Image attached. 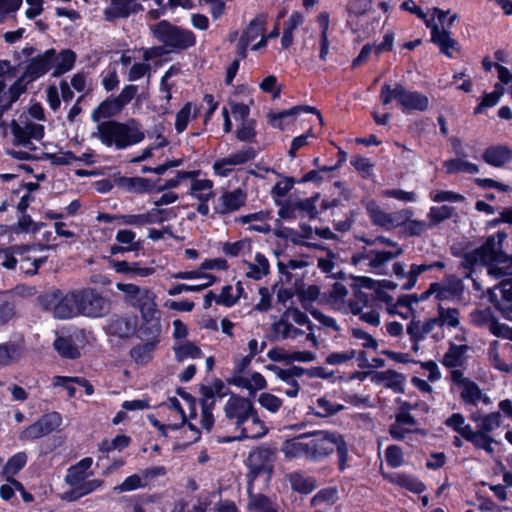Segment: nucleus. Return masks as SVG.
I'll return each instance as SVG.
<instances>
[{"instance_id":"f257e3e1","label":"nucleus","mask_w":512,"mask_h":512,"mask_svg":"<svg viewBox=\"0 0 512 512\" xmlns=\"http://www.w3.org/2000/svg\"><path fill=\"white\" fill-rule=\"evenodd\" d=\"M54 317L70 319L75 316L103 318L111 311V300L93 287H85L68 292L61 299L55 295L45 297Z\"/></svg>"},{"instance_id":"f03ea898","label":"nucleus","mask_w":512,"mask_h":512,"mask_svg":"<svg viewBox=\"0 0 512 512\" xmlns=\"http://www.w3.org/2000/svg\"><path fill=\"white\" fill-rule=\"evenodd\" d=\"M505 238L504 232L489 236L483 245L463 255L462 265L469 269L484 266L489 276L512 281V255H507L502 250Z\"/></svg>"},{"instance_id":"7ed1b4c3","label":"nucleus","mask_w":512,"mask_h":512,"mask_svg":"<svg viewBox=\"0 0 512 512\" xmlns=\"http://www.w3.org/2000/svg\"><path fill=\"white\" fill-rule=\"evenodd\" d=\"M222 410L225 419L240 432L236 439H256L267 433L251 398L230 393Z\"/></svg>"},{"instance_id":"20e7f679","label":"nucleus","mask_w":512,"mask_h":512,"mask_svg":"<svg viewBox=\"0 0 512 512\" xmlns=\"http://www.w3.org/2000/svg\"><path fill=\"white\" fill-rule=\"evenodd\" d=\"M91 136L99 140L106 147L123 150L140 143L145 135L140 125L134 119L126 122L106 120L99 122Z\"/></svg>"},{"instance_id":"39448f33","label":"nucleus","mask_w":512,"mask_h":512,"mask_svg":"<svg viewBox=\"0 0 512 512\" xmlns=\"http://www.w3.org/2000/svg\"><path fill=\"white\" fill-rule=\"evenodd\" d=\"M116 288L123 293L126 304L139 310L143 321L150 325V333L158 334L161 328L160 311L157 308L155 293L132 283H117Z\"/></svg>"},{"instance_id":"423d86ee","label":"nucleus","mask_w":512,"mask_h":512,"mask_svg":"<svg viewBox=\"0 0 512 512\" xmlns=\"http://www.w3.org/2000/svg\"><path fill=\"white\" fill-rule=\"evenodd\" d=\"M92 463V458L86 457L68 468L64 479L68 488L61 494L63 500L76 501L102 486V480L90 479L93 475L90 470Z\"/></svg>"},{"instance_id":"0eeeda50","label":"nucleus","mask_w":512,"mask_h":512,"mask_svg":"<svg viewBox=\"0 0 512 512\" xmlns=\"http://www.w3.org/2000/svg\"><path fill=\"white\" fill-rule=\"evenodd\" d=\"M310 436L312 460H320L335 449L338 455L339 469L343 471L348 460V447L344 437L335 432L317 431Z\"/></svg>"},{"instance_id":"6e6552de","label":"nucleus","mask_w":512,"mask_h":512,"mask_svg":"<svg viewBox=\"0 0 512 512\" xmlns=\"http://www.w3.org/2000/svg\"><path fill=\"white\" fill-rule=\"evenodd\" d=\"M11 131L14 142L26 149L25 151H12L11 155L20 160L32 158L31 152L37 148L34 141H40L43 138V125L21 116L18 120L12 121Z\"/></svg>"},{"instance_id":"1a4fd4ad","label":"nucleus","mask_w":512,"mask_h":512,"mask_svg":"<svg viewBox=\"0 0 512 512\" xmlns=\"http://www.w3.org/2000/svg\"><path fill=\"white\" fill-rule=\"evenodd\" d=\"M381 99L383 104H389L393 99L397 100L402 109L425 111L429 107V98L417 91H410L402 85L397 84L394 88L387 83L381 88Z\"/></svg>"},{"instance_id":"9d476101","label":"nucleus","mask_w":512,"mask_h":512,"mask_svg":"<svg viewBox=\"0 0 512 512\" xmlns=\"http://www.w3.org/2000/svg\"><path fill=\"white\" fill-rule=\"evenodd\" d=\"M155 38L174 49H187L196 42L194 33L163 20L151 28Z\"/></svg>"},{"instance_id":"9b49d317","label":"nucleus","mask_w":512,"mask_h":512,"mask_svg":"<svg viewBox=\"0 0 512 512\" xmlns=\"http://www.w3.org/2000/svg\"><path fill=\"white\" fill-rule=\"evenodd\" d=\"M267 17L264 14L256 16L249 25L244 29L239 42L236 46L237 54L241 59L247 57L248 46L261 37L260 40L252 46V50H258L267 44V37L264 35Z\"/></svg>"},{"instance_id":"f8f14e48","label":"nucleus","mask_w":512,"mask_h":512,"mask_svg":"<svg viewBox=\"0 0 512 512\" xmlns=\"http://www.w3.org/2000/svg\"><path fill=\"white\" fill-rule=\"evenodd\" d=\"M366 210L373 225L388 231L400 227L410 215V209H402L393 213L385 212L375 200L367 202Z\"/></svg>"},{"instance_id":"ddd939ff","label":"nucleus","mask_w":512,"mask_h":512,"mask_svg":"<svg viewBox=\"0 0 512 512\" xmlns=\"http://www.w3.org/2000/svg\"><path fill=\"white\" fill-rule=\"evenodd\" d=\"M452 384L459 389L460 398L466 405L477 406L479 403L489 405L491 399L480 386L464 373L454 372Z\"/></svg>"},{"instance_id":"4468645a","label":"nucleus","mask_w":512,"mask_h":512,"mask_svg":"<svg viewBox=\"0 0 512 512\" xmlns=\"http://www.w3.org/2000/svg\"><path fill=\"white\" fill-rule=\"evenodd\" d=\"M62 425V416L58 412L42 415L36 422L25 428L19 435L22 441H32L49 435Z\"/></svg>"},{"instance_id":"2eb2a0df","label":"nucleus","mask_w":512,"mask_h":512,"mask_svg":"<svg viewBox=\"0 0 512 512\" xmlns=\"http://www.w3.org/2000/svg\"><path fill=\"white\" fill-rule=\"evenodd\" d=\"M399 251L368 250L358 256H353L355 264H363L373 273L379 275L387 274V264L396 259Z\"/></svg>"},{"instance_id":"dca6fc26","label":"nucleus","mask_w":512,"mask_h":512,"mask_svg":"<svg viewBox=\"0 0 512 512\" xmlns=\"http://www.w3.org/2000/svg\"><path fill=\"white\" fill-rule=\"evenodd\" d=\"M471 347L467 344L449 343L447 351L441 359L442 365L450 371V379L453 380L454 372L464 373L468 365V353Z\"/></svg>"},{"instance_id":"f3484780","label":"nucleus","mask_w":512,"mask_h":512,"mask_svg":"<svg viewBox=\"0 0 512 512\" xmlns=\"http://www.w3.org/2000/svg\"><path fill=\"white\" fill-rule=\"evenodd\" d=\"M249 477L253 481L259 475L270 477L273 469V453L268 448H258L250 452L247 459Z\"/></svg>"},{"instance_id":"a211bd4d","label":"nucleus","mask_w":512,"mask_h":512,"mask_svg":"<svg viewBox=\"0 0 512 512\" xmlns=\"http://www.w3.org/2000/svg\"><path fill=\"white\" fill-rule=\"evenodd\" d=\"M489 300L503 317L512 315V281L502 280L497 286L488 290Z\"/></svg>"},{"instance_id":"6ab92c4d","label":"nucleus","mask_w":512,"mask_h":512,"mask_svg":"<svg viewBox=\"0 0 512 512\" xmlns=\"http://www.w3.org/2000/svg\"><path fill=\"white\" fill-rule=\"evenodd\" d=\"M512 345H500L499 341L493 340L489 343L486 355L489 364L496 370L503 373L512 372Z\"/></svg>"},{"instance_id":"aec40b11","label":"nucleus","mask_w":512,"mask_h":512,"mask_svg":"<svg viewBox=\"0 0 512 512\" xmlns=\"http://www.w3.org/2000/svg\"><path fill=\"white\" fill-rule=\"evenodd\" d=\"M247 193L241 188L224 191L216 200L214 211L219 215H227L238 211L246 203Z\"/></svg>"},{"instance_id":"412c9836","label":"nucleus","mask_w":512,"mask_h":512,"mask_svg":"<svg viewBox=\"0 0 512 512\" xmlns=\"http://www.w3.org/2000/svg\"><path fill=\"white\" fill-rule=\"evenodd\" d=\"M143 10L139 0H110V4L104 9V17L107 21L128 18Z\"/></svg>"},{"instance_id":"4be33fe9","label":"nucleus","mask_w":512,"mask_h":512,"mask_svg":"<svg viewBox=\"0 0 512 512\" xmlns=\"http://www.w3.org/2000/svg\"><path fill=\"white\" fill-rule=\"evenodd\" d=\"M56 52L49 49L43 54L33 58L25 67L23 75L27 78V82H33L49 71L55 61Z\"/></svg>"},{"instance_id":"5701e85b","label":"nucleus","mask_w":512,"mask_h":512,"mask_svg":"<svg viewBox=\"0 0 512 512\" xmlns=\"http://www.w3.org/2000/svg\"><path fill=\"white\" fill-rule=\"evenodd\" d=\"M286 458H307L312 460L310 448V436L302 434L298 437L286 440L281 448Z\"/></svg>"},{"instance_id":"b1692460","label":"nucleus","mask_w":512,"mask_h":512,"mask_svg":"<svg viewBox=\"0 0 512 512\" xmlns=\"http://www.w3.org/2000/svg\"><path fill=\"white\" fill-rule=\"evenodd\" d=\"M227 381L231 385L247 390L252 397L257 391L263 390L267 386L266 379L259 372H252L250 375L238 376L237 378H228Z\"/></svg>"},{"instance_id":"393cba45","label":"nucleus","mask_w":512,"mask_h":512,"mask_svg":"<svg viewBox=\"0 0 512 512\" xmlns=\"http://www.w3.org/2000/svg\"><path fill=\"white\" fill-rule=\"evenodd\" d=\"M25 354L23 339L0 344V366H8L21 360Z\"/></svg>"},{"instance_id":"a878e982","label":"nucleus","mask_w":512,"mask_h":512,"mask_svg":"<svg viewBox=\"0 0 512 512\" xmlns=\"http://www.w3.org/2000/svg\"><path fill=\"white\" fill-rule=\"evenodd\" d=\"M426 26L431 28L432 41L439 46L442 53L452 57L450 49H455L457 42L450 37V33L445 29H440L434 23V19L425 20Z\"/></svg>"},{"instance_id":"bb28decb","label":"nucleus","mask_w":512,"mask_h":512,"mask_svg":"<svg viewBox=\"0 0 512 512\" xmlns=\"http://www.w3.org/2000/svg\"><path fill=\"white\" fill-rule=\"evenodd\" d=\"M301 111H305V112H309V113H314L317 115V118L319 120L320 123L323 122V119H322V116L320 114V112L312 107V106H294L288 110H284V111H281V112H269L267 114V118H268V122L271 126H273L274 128H278L280 130H283L284 129V120L288 117H291V116H294L296 114H298L299 112Z\"/></svg>"},{"instance_id":"cd10ccee","label":"nucleus","mask_w":512,"mask_h":512,"mask_svg":"<svg viewBox=\"0 0 512 512\" xmlns=\"http://www.w3.org/2000/svg\"><path fill=\"white\" fill-rule=\"evenodd\" d=\"M107 331L120 338H128L136 331V318L114 316L107 325Z\"/></svg>"},{"instance_id":"c85d7f7f","label":"nucleus","mask_w":512,"mask_h":512,"mask_svg":"<svg viewBox=\"0 0 512 512\" xmlns=\"http://www.w3.org/2000/svg\"><path fill=\"white\" fill-rule=\"evenodd\" d=\"M112 267L117 273L138 276L141 278L149 277L155 273L154 267L142 266L140 262H128V261H112Z\"/></svg>"},{"instance_id":"c756f323","label":"nucleus","mask_w":512,"mask_h":512,"mask_svg":"<svg viewBox=\"0 0 512 512\" xmlns=\"http://www.w3.org/2000/svg\"><path fill=\"white\" fill-rule=\"evenodd\" d=\"M482 158L493 167H503L512 160V150L502 145L492 146L483 152Z\"/></svg>"},{"instance_id":"7c9ffc66","label":"nucleus","mask_w":512,"mask_h":512,"mask_svg":"<svg viewBox=\"0 0 512 512\" xmlns=\"http://www.w3.org/2000/svg\"><path fill=\"white\" fill-rule=\"evenodd\" d=\"M123 106L114 98H107L101 102L91 113L93 122H102V119H108L121 113Z\"/></svg>"},{"instance_id":"2f4dec72","label":"nucleus","mask_w":512,"mask_h":512,"mask_svg":"<svg viewBox=\"0 0 512 512\" xmlns=\"http://www.w3.org/2000/svg\"><path fill=\"white\" fill-rule=\"evenodd\" d=\"M269 218V213L259 211L247 215H242L236 218V222L241 224H251L249 226L250 231L267 234L271 231L270 225L266 222Z\"/></svg>"},{"instance_id":"473e14b6","label":"nucleus","mask_w":512,"mask_h":512,"mask_svg":"<svg viewBox=\"0 0 512 512\" xmlns=\"http://www.w3.org/2000/svg\"><path fill=\"white\" fill-rule=\"evenodd\" d=\"M373 380L377 383H384L387 388L396 392H403L406 378L403 374L394 370H386L376 373Z\"/></svg>"},{"instance_id":"72a5a7b5","label":"nucleus","mask_w":512,"mask_h":512,"mask_svg":"<svg viewBox=\"0 0 512 512\" xmlns=\"http://www.w3.org/2000/svg\"><path fill=\"white\" fill-rule=\"evenodd\" d=\"M439 327H447L449 329H457L460 327V311L457 308L445 307L440 304L437 309L436 316Z\"/></svg>"},{"instance_id":"f704fd0d","label":"nucleus","mask_w":512,"mask_h":512,"mask_svg":"<svg viewBox=\"0 0 512 512\" xmlns=\"http://www.w3.org/2000/svg\"><path fill=\"white\" fill-rule=\"evenodd\" d=\"M204 398L201 401L202 413H201V425L207 431H210L214 424V417L212 410L215 406L213 399V391L211 388L204 387Z\"/></svg>"},{"instance_id":"c9c22d12","label":"nucleus","mask_w":512,"mask_h":512,"mask_svg":"<svg viewBox=\"0 0 512 512\" xmlns=\"http://www.w3.org/2000/svg\"><path fill=\"white\" fill-rule=\"evenodd\" d=\"M214 183L209 179H196L191 183L189 194L200 202H208L214 197Z\"/></svg>"},{"instance_id":"e433bc0d","label":"nucleus","mask_w":512,"mask_h":512,"mask_svg":"<svg viewBox=\"0 0 512 512\" xmlns=\"http://www.w3.org/2000/svg\"><path fill=\"white\" fill-rule=\"evenodd\" d=\"M274 334L281 339H296L304 334L303 330L296 328L283 315L272 325Z\"/></svg>"},{"instance_id":"4c0bfd02","label":"nucleus","mask_w":512,"mask_h":512,"mask_svg":"<svg viewBox=\"0 0 512 512\" xmlns=\"http://www.w3.org/2000/svg\"><path fill=\"white\" fill-rule=\"evenodd\" d=\"M27 454L25 452H19L10 457L3 467L2 475L7 482L16 480L14 476L26 465Z\"/></svg>"},{"instance_id":"58836bf2","label":"nucleus","mask_w":512,"mask_h":512,"mask_svg":"<svg viewBox=\"0 0 512 512\" xmlns=\"http://www.w3.org/2000/svg\"><path fill=\"white\" fill-rule=\"evenodd\" d=\"M30 248L27 246H13L5 249H0V264L6 269H15L18 263V256H24L29 252Z\"/></svg>"},{"instance_id":"ea45409f","label":"nucleus","mask_w":512,"mask_h":512,"mask_svg":"<svg viewBox=\"0 0 512 512\" xmlns=\"http://www.w3.org/2000/svg\"><path fill=\"white\" fill-rule=\"evenodd\" d=\"M369 295L361 289H356L353 294V298L349 299L346 303V313H351L355 316H359L365 308H369Z\"/></svg>"},{"instance_id":"a19ab883","label":"nucleus","mask_w":512,"mask_h":512,"mask_svg":"<svg viewBox=\"0 0 512 512\" xmlns=\"http://www.w3.org/2000/svg\"><path fill=\"white\" fill-rule=\"evenodd\" d=\"M348 295V289L347 287L340 283L336 282L332 286L330 292L328 301L332 305V307L340 312H346V297Z\"/></svg>"},{"instance_id":"79ce46f5","label":"nucleus","mask_w":512,"mask_h":512,"mask_svg":"<svg viewBox=\"0 0 512 512\" xmlns=\"http://www.w3.org/2000/svg\"><path fill=\"white\" fill-rule=\"evenodd\" d=\"M148 472L145 471L142 475L133 474L127 477L121 484L114 487L117 493H124L134 491L139 488H144L148 484Z\"/></svg>"},{"instance_id":"37998d69","label":"nucleus","mask_w":512,"mask_h":512,"mask_svg":"<svg viewBox=\"0 0 512 512\" xmlns=\"http://www.w3.org/2000/svg\"><path fill=\"white\" fill-rule=\"evenodd\" d=\"M173 350L178 361L188 358H200L202 356L201 349L190 341L175 342Z\"/></svg>"},{"instance_id":"c03bdc74","label":"nucleus","mask_w":512,"mask_h":512,"mask_svg":"<svg viewBox=\"0 0 512 512\" xmlns=\"http://www.w3.org/2000/svg\"><path fill=\"white\" fill-rule=\"evenodd\" d=\"M455 215V208L448 205L433 206L427 214L429 226L431 228L439 225L441 222L452 218Z\"/></svg>"},{"instance_id":"a18cd8bd","label":"nucleus","mask_w":512,"mask_h":512,"mask_svg":"<svg viewBox=\"0 0 512 512\" xmlns=\"http://www.w3.org/2000/svg\"><path fill=\"white\" fill-rule=\"evenodd\" d=\"M199 110L191 102H187L183 108L177 113L175 120V129L178 133H182L188 126L191 119L198 116Z\"/></svg>"},{"instance_id":"49530a36","label":"nucleus","mask_w":512,"mask_h":512,"mask_svg":"<svg viewBox=\"0 0 512 512\" xmlns=\"http://www.w3.org/2000/svg\"><path fill=\"white\" fill-rule=\"evenodd\" d=\"M466 440L471 442L476 448L483 449L489 455L494 453L492 444L495 442V440L490 436V434L485 433L480 429L477 431L472 430Z\"/></svg>"},{"instance_id":"de8ad7c7","label":"nucleus","mask_w":512,"mask_h":512,"mask_svg":"<svg viewBox=\"0 0 512 512\" xmlns=\"http://www.w3.org/2000/svg\"><path fill=\"white\" fill-rule=\"evenodd\" d=\"M269 273V262L267 258L257 253L255 256V262L248 264L246 276L255 280H260L262 277Z\"/></svg>"},{"instance_id":"09e8293b","label":"nucleus","mask_w":512,"mask_h":512,"mask_svg":"<svg viewBox=\"0 0 512 512\" xmlns=\"http://www.w3.org/2000/svg\"><path fill=\"white\" fill-rule=\"evenodd\" d=\"M412 216L413 211L410 209V215L408 216V219L403 221L401 225L403 227V232L406 236H421L428 229H431V227L429 226V222H426L424 220L412 219Z\"/></svg>"},{"instance_id":"8fccbe9b","label":"nucleus","mask_w":512,"mask_h":512,"mask_svg":"<svg viewBox=\"0 0 512 512\" xmlns=\"http://www.w3.org/2000/svg\"><path fill=\"white\" fill-rule=\"evenodd\" d=\"M248 508L253 512H278L276 505L265 495H249Z\"/></svg>"},{"instance_id":"3c124183","label":"nucleus","mask_w":512,"mask_h":512,"mask_svg":"<svg viewBox=\"0 0 512 512\" xmlns=\"http://www.w3.org/2000/svg\"><path fill=\"white\" fill-rule=\"evenodd\" d=\"M443 166L448 174H454L459 172L476 174L479 172L478 165L462 159L447 160L443 163Z\"/></svg>"},{"instance_id":"603ef678","label":"nucleus","mask_w":512,"mask_h":512,"mask_svg":"<svg viewBox=\"0 0 512 512\" xmlns=\"http://www.w3.org/2000/svg\"><path fill=\"white\" fill-rule=\"evenodd\" d=\"M115 238L126 252H134L141 249V242L136 240V234L132 230L121 229L116 233Z\"/></svg>"},{"instance_id":"864d4df0","label":"nucleus","mask_w":512,"mask_h":512,"mask_svg":"<svg viewBox=\"0 0 512 512\" xmlns=\"http://www.w3.org/2000/svg\"><path fill=\"white\" fill-rule=\"evenodd\" d=\"M124 186L131 192L135 193H146L151 192L156 189V185L154 182L147 178L142 177H130L123 178L122 180Z\"/></svg>"},{"instance_id":"5fc2aeb1","label":"nucleus","mask_w":512,"mask_h":512,"mask_svg":"<svg viewBox=\"0 0 512 512\" xmlns=\"http://www.w3.org/2000/svg\"><path fill=\"white\" fill-rule=\"evenodd\" d=\"M203 280H206L204 284H197V285H187V284H177L171 287L168 290V294L170 296H176L178 294H181L182 292H199L207 287L211 286L216 278L212 274H205L202 276Z\"/></svg>"},{"instance_id":"6e6d98bb","label":"nucleus","mask_w":512,"mask_h":512,"mask_svg":"<svg viewBox=\"0 0 512 512\" xmlns=\"http://www.w3.org/2000/svg\"><path fill=\"white\" fill-rule=\"evenodd\" d=\"M445 425L460 434L464 439H466L473 430L469 424H466L464 416L460 413H453L445 420Z\"/></svg>"},{"instance_id":"4d7b16f0","label":"nucleus","mask_w":512,"mask_h":512,"mask_svg":"<svg viewBox=\"0 0 512 512\" xmlns=\"http://www.w3.org/2000/svg\"><path fill=\"white\" fill-rule=\"evenodd\" d=\"M55 60L56 67L53 75L59 76L70 71L73 68L76 60V55L71 50H64L60 53V55L57 58H55Z\"/></svg>"},{"instance_id":"13d9d810","label":"nucleus","mask_w":512,"mask_h":512,"mask_svg":"<svg viewBox=\"0 0 512 512\" xmlns=\"http://www.w3.org/2000/svg\"><path fill=\"white\" fill-rule=\"evenodd\" d=\"M392 482L413 493L419 494L425 490V485L421 481L413 476L406 474H397L394 478H392Z\"/></svg>"},{"instance_id":"bf43d9fd","label":"nucleus","mask_w":512,"mask_h":512,"mask_svg":"<svg viewBox=\"0 0 512 512\" xmlns=\"http://www.w3.org/2000/svg\"><path fill=\"white\" fill-rule=\"evenodd\" d=\"M54 348L61 356L66 358L76 359L80 356L78 348L69 338L58 337L54 342Z\"/></svg>"},{"instance_id":"052dcab7","label":"nucleus","mask_w":512,"mask_h":512,"mask_svg":"<svg viewBox=\"0 0 512 512\" xmlns=\"http://www.w3.org/2000/svg\"><path fill=\"white\" fill-rule=\"evenodd\" d=\"M342 408L341 405H334L324 397L318 398L310 407L311 411L319 417H327L335 414Z\"/></svg>"},{"instance_id":"680f3d73","label":"nucleus","mask_w":512,"mask_h":512,"mask_svg":"<svg viewBox=\"0 0 512 512\" xmlns=\"http://www.w3.org/2000/svg\"><path fill=\"white\" fill-rule=\"evenodd\" d=\"M502 424V416L500 412H492L484 415L478 421V429L481 431L490 434L497 428H499Z\"/></svg>"},{"instance_id":"e2e57ef3","label":"nucleus","mask_w":512,"mask_h":512,"mask_svg":"<svg viewBox=\"0 0 512 512\" xmlns=\"http://www.w3.org/2000/svg\"><path fill=\"white\" fill-rule=\"evenodd\" d=\"M154 343H145L134 347L130 351L131 358L138 364H145L152 358Z\"/></svg>"},{"instance_id":"0e129e2a","label":"nucleus","mask_w":512,"mask_h":512,"mask_svg":"<svg viewBox=\"0 0 512 512\" xmlns=\"http://www.w3.org/2000/svg\"><path fill=\"white\" fill-rule=\"evenodd\" d=\"M289 481L293 490L300 493H309L315 488L313 479L305 478L297 473L290 475Z\"/></svg>"},{"instance_id":"69168bd1","label":"nucleus","mask_w":512,"mask_h":512,"mask_svg":"<svg viewBox=\"0 0 512 512\" xmlns=\"http://www.w3.org/2000/svg\"><path fill=\"white\" fill-rule=\"evenodd\" d=\"M130 443V438L125 435H117L111 440L105 439L99 444L101 452H110L113 450H122Z\"/></svg>"},{"instance_id":"338daca9","label":"nucleus","mask_w":512,"mask_h":512,"mask_svg":"<svg viewBox=\"0 0 512 512\" xmlns=\"http://www.w3.org/2000/svg\"><path fill=\"white\" fill-rule=\"evenodd\" d=\"M297 295L302 306L307 309L308 305L312 304L318 299L320 295V289L316 285H309L307 287L298 289Z\"/></svg>"},{"instance_id":"774afa93","label":"nucleus","mask_w":512,"mask_h":512,"mask_svg":"<svg viewBox=\"0 0 512 512\" xmlns=\"http://www.w3.org/2000/svg\"><path fill=\"white\" fill-rule=\"evenodd\" d=\"M258 403L262 408L266 409L270 413L278 412L282 406V400L268 392H264L259 395Z\"/></svg>"}]
</instances>
